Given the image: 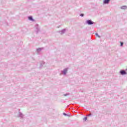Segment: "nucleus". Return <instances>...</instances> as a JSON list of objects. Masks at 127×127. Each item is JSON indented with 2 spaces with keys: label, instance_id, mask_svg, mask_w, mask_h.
Here are the masks:
<instances>
[{
  "label": "nucleus",
  "instance_id": "obj_1",
  "mask_svg": "<svg viewBox=\"0 0 127 127\" xmlns=\"http://www.w3.org/2000/svg\"><path fill=\"white\" fill-rule=\"evenodd\" d=\"M87 23L89 24V25H91V24H94V22H92V21L88 20L87 21Z\"/></svg>",
  "mask_w": 127,
  "mask_h": 127
},
{
  "label": "nucleus",
  "instance_id": "obj_2",
  "mask_svg": "<svg viewBox=\"0 0 127 127\" xmlns=\"http://www.w3.org/2000/svg\"><path fill=\"white\" fill-rule=\"evenodd\" d=\"M120 73L121 75H126L127 74V72H126L125 70H121L120 71Z\"/></svg>",
  "mask_w": 127,
  "mask_h": 127
},
{
  "label": "nucleus",
  "instance_id": "obj_3",
  "mask_svg": "<svg viewBox=\"0 0 127 127\" xmlns=\"http://www.w3.org/2000/svg\"><path fill=\"white\" fill-rule=\"evenodd\" d=\"M111 0H104V3H109Z\"/></svg>",
  "mask_w": 127,
  "mask_h": 127
},
{
  "label": "nucleus",
  "instance_id": "obj_4",
  "mask_svg": "<svg viewBox=\"0 0 127 127\" xmlns=\"http://www.w3.org/2000/svg\"><path fill=\"white\" fill-rule=\"evenodd\" d=\"M63 73L64 75H66V73H67V69H65L64 70Z\"/></svg>",
  "mask_w": 127,
  "mask_h": 127
},
{
  "label": "nucleus",
  "instance_id": "obj_5",
  "mask_svg": "<svg viewBox=\"0 0 127 127\" xmlns=\"http://www.w3.org/2000/svg\"><path fill=\"white\" fill-rule=\"evenodd\" d=\"M28 19H29V20H33V19H32V16L28 17Z\"/></svg>",
  "mask_w": 127,
  "mask_h": 127
},
{
  "label": "nucleus",
  "instance_id": "obj_6",
  "mask_svg": "<svg viewBox=\"0 0 127 127\" xmlns=\"http://www.w3.org/2000/svg\"><path fill=\"white\" fill-rule=\"evenodd\" d=\"M122 8H123V9L127 8V6H123L122 7Z\"/></svg>",
  "mask_w": 127,
  "mask_h": 127
},
{
  "label": "nucleus",
  "instance_id": "obj_7",
  "mask_svg": "<svg viewBox=\"0 0 127 127\" xmlns=\"http://www.w3.org/2000/svg\"><path fill=\"white\" fill-rule=\"evenodd\" d=\"M121 43V46H123V45H124V43L123 42H120Z\"/></svg>",
  "mask_w": 127,
  "mask_h": 127
},
{
  "label": "nucleus",
  "instance_id": "obj_8",
  "mask_svg": "<svg viewBox=\"0 0 127 127\" xmlns=\"http://www.w3.org/2000/svg\"><path fill=\"white\" fill-rule=\"evenodd\" d=\"M68 95H69V94H64V96L66 97V96H68Z\"/></svg>",
  "mask_w": 127,
  "mask_h": 127
},
{
  "label": "nucleus",
  "instance_id": "obj_9",
  "mask_svg": "<svg viewBox=\"0 0 127 127\" xmlns=\"http://www.w3.org/2000/svg\"><path fill=\"white\" fill-rule=\"evenodd\" d=\"M96 35L97 36H98V37H99V38L101 37H100V36H99V35H98V34H96Z\"/></svg>",
  "mask_w": 127,
  "mask_h": 127
},
{
  "label": "nucleus",
  "instance_id": "obj_10",
  "mask_svg": "<svg viewBox=\"0 0 127 127\" xmlns=\"http://www.w3.org/2000/svg\"><path fill=\"white\" fill-rule=\"evenodd\" d=\"M84 121H86V120H87V117H85V118H84Z\"/></svg>",
  "mask_w": 127,
  "mask_h": 127
},
{
  "label": "nucleus",
  "instance_id": "obj_11",
  "mask_svg": "<svg viewBox=\"0 0 127 127\" xmlns=\"http://www.w3.org/2000/svg\"><path fill=\"white\" fill-rule=\"evenodd\" d=\"M80 16H84V14H80Z\"/></svg>",
  "mask_w": 127,
  "mask_h": 127
},
{
  "label": "nucleus",
  "instance_id": "obj_12",
  "mask_svg": "<svg viewBox=\"0 0 127 127\" xmlns=\"http://www.w3.org/2000/svg\"><path fill=\"white\" fill-rule=\"evenodd\" d=\"M63 115H64V116H67V114H66L65 113H63Z\"/></svg>",
  "mask_w": 127,
  "mask_h": 127
},
{
  "label": "nucleus",
  "instance_id": "obj_13",
  "mask_svg": "<svg viewBox=\"0 0 127 127\" xmlns=\"http://www.w3.org/2000/svg\"><path fill=\"white\" fill-rule=\"evenodd\" d=\"M88 116H91V114H89Z\"/></svg>",
  "mask_w": 127,
  "mask_h": 127
}]
</instances>
